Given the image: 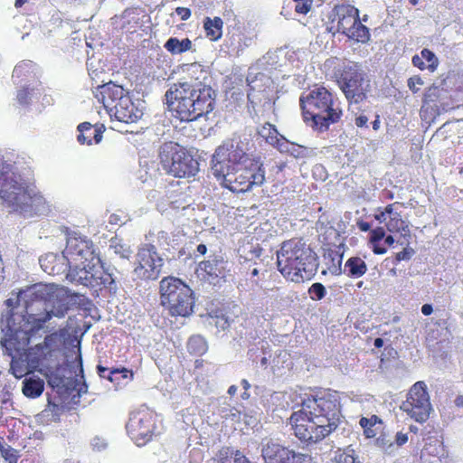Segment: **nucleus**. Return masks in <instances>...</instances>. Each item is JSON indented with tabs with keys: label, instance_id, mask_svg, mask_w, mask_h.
Instances as JSON below:
<instances>
[{
	"label": "nucleus",
	"instance_id": "nucleus-1",
	"mask_svg": "<svg viewBox=\"0 0 463 463\" xmlns=\"http://www.w3.org/2000/svg\"><path fill=\"white\" fill-rule=\"evenodd\" d=\"M70 292L54 284H35L5 301L2 316L1 345L11 356V371L22 378L52 351L57 323L69 310Z\"/></svg>",
	"mask_w": 463,
	"mask_h": 463
},
{
	"label": "nucleus",
	"instance_id": "nucleus-2",
	"mask_svg": "<svg viewBox=\"0 0 463 463\" xmlns=\"http://www.w3.org/2000/svg\"><path fill=\"white\" fill-rule=\"evenodd\" d=\"M340 417L337 394L325 393L302 399L301 409L292 413L289 422L300 440L316 443L338 427Z\"/></svg>",
	"mask_w": 463,
	"mask_h": 463
},
{
	"label": "nucleus",
	"instance_id": "nucleus-3",
	"mask_svg": "<svg viewBox=\"0 0 463 463\" xmlns=\"http://www.w3.org/2000/svg\"><path fill=\"white\" fill-rule=\"evenodd\" d=\"M190 71L201 76L174 83L165 92V104L181 121H194L210 114L215 106L216 92L205 82L207 72L197 63Z\"/></svg>",
	"mask_w": 463,
	"mask_h": 463
},
{
	"label": "nucleus",
	"instance_id": "nucleus-4",
	"mask_svg": "<svg viewBox=\"0 0 463 463\" xmlns=\"http://www.w3.org/2000/svg\"><path fill=\"white\" fill-rule=\"evenodd\" d=\"M0 197L8 208L24 218L41 217L50 212L46 199L22 182L17 167L1 159Z\"/></svg>",
	"mask_w": 463,
	"mask_h": 463
},
{
	"label": "nucleus",
	"instance_id": "nucleus-5",
	"mask_svg": "<svg viewBox=\"0 0 463 463\" xmlns=\"http://www.w3.org/2000/svg\"><path fill=\"white\" fill-rule=\"evenodd\" d=\"M277 266L285 278L299 283L316 274L318 260L309 245L302 240L293 239L282 242L277 251Z\"/></svg>",
	"mask_w": 463,
	"mask_h": 463
},
{
	"label": "nucleus",
	"instance_id": "nucleus-6",
	"mask_svg": "<svg viewBox=\"0 0 463 463\" xmlns=\"http://www.w3.org/2000/svg\"><path fill=\"white\" fill-rule=\"evenodd\" d=\"M305 121H311L313 128L326 131L331 124L339 121L342 109L333 95L324 87H315L299 99Z\"/></svg>",
	"mask_w": 463,
	"mask_h": 463
},
{
	"label": "nucleus",
	"instance_id": "nucleus-7",
	"mask_svg": "<svg viewBox=\"0 0 463 463\" xmlns=\"http://www.w3.org/2000/svg\"><path fill=\"white\" fill-rule=\"evenodd\" d=\"M94 97L102 102L110 118L118 121L135 123L143 116L142 101L134 102L122 86L109 82L93 90Z\"/></svg>",
	"mask_w": 463,
	"mask_h": 463
},
{
	"label": "nucleus",
	"instance_id": "nucleus-8",
	"mask_svg": "<svg viewBox=\"0 0 463 463\" xmlns=\"http://www.w3.org/2000/svg\"><path fill=\"white\" fill-rule=\"evenodd\" d=\"M160 300L172 317H186L194 313V291L178 278L168 276L160 281Z\"/></svg>",
	"mask_w": 463,
	"mask_h": 463
},
{
	"label": "nucleus",
	"instance_id": "nucleus-9",
	"mask_svg": "<svg viewBox=\"0 0 463 463\" xmlns=\"http://www.w3.org/2000/svg\"><path fill=\"white\" fill-rule=\"evenodd\" d=\"M249 139L233 133L218 146L212 156L211 170L214 176H223L234 165L243 164L248 159Z\"/></svg>",
	"mask_w": 463,
	"mask_h": 463
},
{
	"label": "nucleus",
	"instance_id": "nucleus-10",
	"mask_svg": "<svg viewBox=\"0 0 463 463\" xmlns=\"http://www.w3.org/2000/svg\"><path fill=\"white\" fill-rule=\"evenodd\" d=\"M330 25L326 26L328 32L342 33L349 39L358 43H367L370 40L369 29L359 19V11L353 5H336L329 16Z\"/></svg>",
	"mask_w": 463,
	"mask_h": 463
},
{
	"label": "nucleus",
	"instance_id": "nucleus-11",
	"mask_svg": "<svg viewBox=\"0 0 463 463\" xmlns=\"http://www.w3.org/2000/svg\"><path fill=\"white\" fill-rule=\"evenodd\" d=\"M159 157L163 170L179 178L195 176L199 162L177 144L170 142L161 146Z\"/></svg>",
	"mask_w": 463,
	"mask_h": 463
},
{
	"label": "nucleus",
	"instance_id": "nucleus-12",
	"mask_svg": "<svg viewBox=\"0 0 463 463\" xmlns=\"http://www.w3.org/2000/svg\"><path fill=\"white\" fill-rule=\"evenodd\" d=\"M338 84L350 106L361 104L372 90L371 80L362 65L353 61L345 65Z\"/></svg>",
	"mask_w": 463,
	"mask_h": 463
},
{
	"label": "nucleus",
	"instance_id": "nucleus-13",
	"mask_svg": "<svg viewBox=\"0 0 463 463\" xmlns=\"http://www.w3.org/2000/svg\"><path fill=\"white\" fill-rule=\"evenodd\" d=\"M233 167L229 168L223 176H215L220 184L233 193H245L254 186H260L265 182V169L259 160H252L241 174H234Z\"/></svg>",
	"mask_w": 463,
	"mask_h": 463
},
{
	"label": "nucleus",
	"instance_id": "nucleus-14",
	"mask_svg": "<svg viewBox=\"0 0 463 463\" xmlns=\"http://www.w3.org/2000/svg\"><path fill=\"white\" fill-rule=\"evenodd\" d=\"M165 264L164 259L157 252L153 244H145L141 246L134 261L132 270V279L137 280H156Z\"/></svg>",
	"mask_w": 463,
	"mask_h": 463
},
{
	"label": "nucleus",
	"instance_id": "nucleus-15",
	"mask_svg": "<svg viewBox=\"0 0 463 463\" xmlns=\"http://www.w3.org/2000/svg\"><path fill=\"white\" fill-rule=\"evenodd\" d=\"M401 409L417 422L422 423L429 419L431 404L424 382H417L411 386L407 400L402 402Z\"/></svg>",
	"mask_w": 463,
	"mask_h": 463
},
{
	"label": "nucleus",
	"instance_id": "nucleus-16",
	"mask_svg": "<svg viewBox=\"0 0 463 463\" xmlns=\"http://www.w3.org/2000/svg\"><path fill=\"white\" fill-rule=\"evenodd\" d=\"M260 448L264 463H311L310 456L295 453L273 439H263Z\"/></svg>",
	"mask_w": 463,
	"mask_h": 463
},
{
	"label": "nucleus",
	"instance_id": "nucleus-17",
	"mask_svg": "<svg viewBox=\"0 0 463 463\" xmlns=\"http://www.w3.org/2000/svg\"><path fill=\"white\" fill-rule=\"evenodd\" d=\"M63 254L68 263L100 262L92 241L85 237H69Z\"/></svg>",
	"mask_w": 463,
	"mask_h": 463
},
{
	"label": "nucleus",
	"instance_id": "nucleus-18",
	"mask_svg": "<svg viewBox=\"0 0 463 463\" xmlns=\"http://www.w3.org/2000/svg\"><path fill=\"white\" fill-rule=\"evenodd\" d=\"M154 420L147 411H137L130 414L126 425L127 431L137 446H143L150 440L154 430Z\"/></svg>",
	"mask_w": 463,
	"mask_h": 463
},
{
	"label": "nucleus",
	"instance_id": "nucleus-19",
	"mask_svg": "<svg viewBox=\"0 0 463 463\" xmlns=\"http://www.w3.org/2000/svg\"><path fill=\"white\" fill-rule=\"evenodd\" d=\"M100 262L92 263H69L70 268L66 278L71 282H75L84 286L95 287L99 273V265Z\"/></svg>",
	"mask_w": 463,
	"mask_h": 463
},
{
	"label": "nucleus",
	"instance_id": "nucleus-20",
	"mask_svg": "<svg viewBox=\"0 0 463 463\" xmlns=\"http://www.w3.org/2000/svg\"><path fill=\"white\" fill-rule=\"evenodd\" d=\"M39 263L44 272L52 276L66 272L69 265L63 253L60 256L52 252L42 256Z\"/></svg>",
	"mask_w": 463,
	"mask_h": 463
},
{
	"label": "nucleus",
	"instance_id": "nucleus-21",
	"mask_svg": "<svg viewBox=\"0 0 463 463\" xmlns=\"http://www.w3.org/2000/svg\"><path fill=\"white\" fill-rule=\"evenodd\" d=\"M199 268L210 277L223 278L226 275V261L222 255H210L208 260L199 263Z\"/></svg>",
	"mask_w": 463,
	"mask_h": 463
},
{
	"label": "nucleus",
	"instance_id": "nucleus-22",
	"mask_svg": "<svg viewBox=\"0 0 463 463\" xmlns=\"http://www.w3.org/2000/svg\"><path fill=\"white\" fill-rule=\"evenodd\" d=\"M226 46L232 55L239 56L245 48L250 46L251 38L245 36L240 33H228L227 39L225 40Z\"/></svg>",
	"mask_w": 463,
	"mask_h": 463
},
{
	"label": "nucleus",
	"instance_id": "nucleus-23",
	"mask_svg": "<svg viewBox=\"0 0 463 463\" xmlns=\"http://www.w3.org/2000/svg\"><path fill=\"white\" fill-rule=\"evenodd\" d=\"M223 21L222 18L215 16L213 18L205 17L203 20V28L206 36L211 41H218L222 35Z\"/></svg>",
	"mask_w": 463,
	"mask_h": 463
},
{
	"label": "nucleus",
	"instance_id": "nucleus-24",
	"mask_svg": "<svg viewBox=\"0 0 463 463\" xmlns=\"http://www.w3.org/2000/svg\"><path fill=\"white\" fill-rule=\"evenodd\" d=\"M215 463H249V460L240 451L232 448H222L214 459Z\"/></svg>",
	"mask_w": 463,
	"mask_h": 463
},
{
	"label": "nucleus",
	"instance_id": "nucleus-25",
	"mask_svg": "<svg viewBox=\"0 0 463 463\" xmlns=\"http://www.w3.org/2000/svg\"><path fill=\"white\" fill-rule=\"evenodd\" d=\"M367 271L365 262L359 257H352L345 265V273L349 277L360 278Z\"/></svg>",
	"mask_w": 463,
	"mask_h": 463
},
{
	"label": "nucleus",
	"instance_id": "nucleus-26",
	"mask_svg": "<svg viewBox=\"0 0 463 463\" xmlns=\"http://www.w3.org/2000/svg\"><path fill=\"white\" fill-rule=\"evenodd\" d=\"M44 389V383L40 378H29L23 382V393L29 398L39 397Z\"/></svg>",
	"mask_w": 463,
	"mask_h": 463
},
{
	"label": "nucleus",
	"instance_id": "nucleus-27",
	"mask_svg": "<svg viewBox=\"0 0 463 463\" xmlns=\"http://www.w3.org/2000/svg\"><path fill=\"white\" fill-rule=\"evenodd\" d=\"M164 47L172 54H180L192 49V42L188 38L179 40L175 37H170Z\"/></svg>",
	"mask_w": 463,
	"mask_h": 463
},
{
	"label": "nucleus",
	"instance_id": "nucleus-28",
	"mask_svg": "<svg viewBox=\"0 0 463 463\" xmlns=\"http://www.w3.org/2000/svg\"><path fill=\"white\" fill-rule=\"evenodd\" d=\"M109 251L110 255H116L121 259H128L133 253L129 245L123 243L116 237L109 241Z\"/></svg>",
	"mask_w": 463,
	"mask_h": 463
},
{
	"label": "nucleus",
	"instance_id": "nucleus-29",
	"mask_svg": "<svg viewBox=\"0 0 463 463\" xmlns=\"http://www.w3.org/2000/svg\"><path fill=\"white\" fill-rule=\"evenodd\" d=\"M207 349V342L202 335H196L189 338L187 350L190 354L200 356L205 354Z\"/></svg>",
	"mask_w": 463,
	"mask_h": 463
},
{
	"label": "nucleus",
	"instance_id": "nucleus-30",
	"mask_svg": "<svg viewBox=\"0 0 463 463\" xmlns=\"http://www.w3.org/2000/svg\"><path fill=\"white\" fill-rule=\"evenodd\" d=\"M283 150L298 159L307 158L316 155L314 148L299 146L294 143L287 144Z\"/></svg>",
	"mask_w": 463,
	"mask_h": 463
},
{
	"label": "nucleus",
	"instance_id": "nucleus-31",
	"mask_svg": "<svg viewBox=\"0 0 463 463\" xmlns=\"http://www.w3.org/2000/svg\"><path fill=\"white\" fill-rule=\"evenodd\" d=\"M258 133L261 137L265 138V140L272 146H275L276 144L279 143V133L276 128L269 123H266L265 125H263L259 129Z\"/></svg>",
	"mask_w": 463,
	"mask_h": 463
},
{
	"label": "nucleus",
	"instance_id": "nucleus-32",
	"mask_svg": "<svg viewBox=\"0 0 463 463\" xmlns=\"http://www.w3.org/2000/svg\"><path fill=\"white\" fill-rule=\"evenodd\" d=\"M117 279L118 278L114 273H108L99 276V272L97 281H95V286L103 285L105 288H108L110 292L116 293L118 290Z\"/></svg>",
	"mask_w": 463,
	"mask_h": 463
},
{
	"label": "nucleus",
	"instance_id": "nucleus-33",
	"mask_svg": "<svg viewBox=\"0 0 463 463\" xmlns=\"http://www.w3.org/2000/svg\"><path fill=\"white\" fill-rule=\"evenodd\" d=\"M78 131L80 132V134L78 135V137H77V140L79 141V143H80L82 145L83 144L90 145L92 132H93L92 125L89 122L80 123L78 126Z\"/></svg>",
	"mask_w": 463,
	"mask_h": 463
},
{
	"label": "nucleus",
	"instance_id": "nucleus-34",
	"mask_svg": "<svg viewBox=\"0 0 463 463\" xmlns=\"http://www.w3.org/2000/svg\"><path fill=\"white\" fill-rule=\"evenodd\" d=\"M35 65L31 61H23L18 63L13 71V78H20L22 76H28L33 72Z\"/></svg>",
	"mask_w": 463,
	"mask_h": 463
},
{
	"label": "nucleus",
	"instance_id": "nucleus-35",
	"mask_svg": "<svg viewBox=\"0 0 463 463\" xmlns=\"http://www.w3.org/2000/svg\"><path fill=\"white\" fill-rule=\"evenodd\" d=\"M310 298L313 300H321L326 296V290L322 283H314L308 289Z\"/></svg>",
	"mask_w": 463,
	"mask_h": 463
},
{
	"label": "nucleus",
	"instance_id": "nucleus-36",
	"mask_svg": "<svg viewBox=\"0 0 463 463\" xmlns=\"http://www.w3.org/2000/svg\"><path fill=\"white\" fill-rule=\"evenodd\" d=\"M420 54L423 60L428 62L427 68L430 71H434L439 64L438 58L435 56V54L430 50L426 48L420 52Z\"/></svg>",
	"mask_w": 463,
	"mask_h": 463
},
{
	"label": "nucleus",
	"instance_id": "nucleus-37",
	"mask_svg": "<svg viewBox=\"0 0 463 463\" xmlns=\"http://www.w3.org/2000/svg\"><path fill=\"white\" fill-rule=\"evenodd\" d=\"M377 421V417L373 416L371 419L363 417L360 420V425L364 428V433L367 437H373L375 434L371 427Z\"/></svg>",
	"mask_w": 463,
	"mask_h": 463
},
{
	"label": "nucleus",
	"instance_id": "nucleus-38",
	"mask_svg": "<svg viewBox=\"0 0 463 463\" xmlns=\"http://www.w3.org/2000/svg\"><path fill=\"white\" fill-rule=\"evenodd\" d=\"M33 96H34L33 89H23L17 92V100L20 104L26 105L30 102Z\"/></svg>",
	"mask_w": 463,
	"mask_h": 463
},
{
	"label": "nucleus",
	"instance_id": "nucleus-39",
	"mask_svg": "<svg viewBox=\"0 0 463 463\" xmlns=\"http://www.w3.org/2000/svg\"><path fill=\"white\" fill-rule=\"evenodd\" d=\"M295 10L298 14H307L311 7L312 0H294Z\"/></svg>",
	"mask_w": 463,
	"mask_h": 463
},
{
	"label": "nucleus",
	"instance_id": "nucleus-40",
	"mask_svg": "<svg viewBox=\"0 0 463 463\" xmlns=\"http://www.w3.org/2000/svg\"><path fill=\"white\" fill-rule=\"evenodd\" d=\"M1 453L5 459L9 463H17V455L15 449L12 448L4 449H1Z\"/></svg>",
	"mask_w": 463,
	"mask_h": 463
},
{
	"label": "nucleus",
	"instance_id": "nucleus-41",
	"mask_svg": "<svg viewBox=\"0 0 463 463\" xmlns=\"http://www.w3.org/2000/svg\"><path fill=\"white\" fill-rule=\"evenodd\" d=\"M97 369H98L99 375L101 378H106V379L109 380L110 382L113 381L112 374L119 373V371L117 369L109 371V368L103 367L102 365H98Z\"/></svg>",
	"mask_w": 463,
	"mask_h": 463
},
{
	"label": "nucleus",
	"instance_id": "nucleus-42",
	"mask_svg": "<svg viewBox=\"0 0 463 463\" xmlns=\"http://www.w3.org/2000/svg\"><path fill=\"white\" fill-rule=\"evenodd\" d=\"M385 236V231L383 227H378L371 232V242L376 244Z\"/></svg>",
	"mask_w": 463,
	"mask_h": 463
},
{
	"label": "nucleus",
	"instance_id": "nucleus-43",
	"mask_svg": "<svg viewBox=\"0 0 463 463\" xmlns=\"http://www.w3.org/2000/svg\"><path fill=\"white\" fill-rule=\"evenodd\" d=\"M334 463H356V461L352 455L340 453L335 457Z\"/></svg>",
	"mask_w": 463,
	"mask_h": 463
},
{
	"label": "nucleus",
	"instance_id": "nucleus-44",
	"mask_svg": "<svg viewBox=\"0 0 463 463\" xmlns=\"http://www.w3.org/2000/svg\"><path fill=\"white\" fill-rule=\"evenodd\" d=\"M215 326L221 330H225L230 326V320L228 317L222 316L215 318Z\"/></svg>",
	"mask_w": 463,
	"mask_h": 463
},
{
	"label": "nucleus",
	"instance_id": "nucleus-45",
	"mask_svg": "<svg viewBox=\"0 0 463 463\" xmlns=\"http://www.w3.org/2000/svg\"><path fill=\"white\" fill-rule=\"evenodd\" d=\"M91 446L93 449L101 451L107 447V442L102 438L95 437L91 440Z\"/></svg>",
	"mask_w": 463,
	"mask_h": 463
},
{
	"label": "nucleus",
	"instance_id": "nucleus-46",
	"mask_svg": "<svg viewBox=\"0 0 463 463\" xmlns=\"http://www.w3.org/2000/svg\"><path fill=\"white\" fill-rule=\"evenodd\" d=\"M413 253L414 250L411 248H406L396 254V260L398 261L410 260Z\"/></svg>",
	"mask_w": 463,
	"mask_h": 463
},
{
	"label": "nucleus",
	"instance_id": "nucleus-47",
	"mask_svg": "<svg viewBox=\"0 0 463 463\" xmlns=\"http://www.w3.org/2000/svg\"><path fill=\"white\" fill-rule=\"evenodd\" d=\"M408 87L412 92H417L418 89L416 88V84L422 85L423 80L420 79V77H411L408 80Z\"/></svg>",
	"mask_w": 463,
	"mask_h": 463
},
{
	"label": "nucleus",
	"instance_id": "nucleus-48",
	"mask_svg": "<svg viewBox=\"0 0 463 463\" xmlns=\"http://www.w3.org/2000/svg\"><path fill=\"white\" fill-rule=\"evenodd\" d=\"M175 13L181 17L182 21H186L191 16V11L186 7H177Z\"/></svg>",
	"mask_w": 463,
	"mask_h": 463
},
{
	"label": "nucleus",
	"instance_id": "nucleus-49",
	"mask_svg": "<svg viewBox=\"0 0 463 463\" xmlns=\"http://www.w3.org/2000/svg\"><path fill=\"white\" fill-rule=\"evenodd\" d=\"M48 383L53 388L60 387L63 384V379L57 375L50 376L48 379Z\"/></svg>",
	"mask_w": 463,
	"mask_h": 463
},
{
	"label": "nucleus",
	"instance_id": "nucleus-50",
	"mask_svg": "<svg viewBox=\"0 0 463 463\" xmlns=\"http://www.w3.org/2000/svg\"><path fill=\"white\" fill-rule=\"evenodd\" d=\"M412 64L415 66V67H418L419 69L420 70H424L426 68L425 66V63L423 61V58L422 56L420 55H414L412 57Z\"/></svg>",
	"mask_w": 463,
	"mask_h": 463
},
{
	"label": "nucleus",
	"instance_id": "nucleus-51",
	"mask_svg": "<svg viewBox=\"0 0 463 463\" xmlns=\"http://www.w3.org/2000/svg\"><path fill=\"white\" fill-rule=\"evenodd\" d=\"M408 441V435L406 433L398 432L395 436V442L398 446H402Z\"/></svg>",
	"mask_w": 463,
	"mask_h": 463
},
{
	"label": "nucleus",
	"instance_id": "nucleus-52",
	"mask_svg": "<svg viewBox=\"0 0 463 463\" xmlns=\"http://www.w3.org/2000/svg\"><path fill=\"white\" fill-rule=\"evenodd\" d=\"M368 122V118L366 116L361 115L355 118V124L357 127H366Z\"/></svg>",
	"mask_w": 463,
	"mask_h": 463
},
{
	"label": "nucleus",
	"instance_id": "nucleus-53",
	"mask_svg": "<svg viewBox=\"0 0 463 463\" xmlns=\"http://www.w3.org/2000/svg\"><path fill=\"white\" fill-rule=\"evenodd\" d=\"M92 137L94 138L95 143H97V144L99 143L102 139V131L99 128L93 129L91 138Z\"/></svg>",
	"mask_w": 463,
	"mask_h": 463
},
{
	"label": "nucleus",
	"instance_id": "nucleus-54",
	"mask_svg": "<svg viewBox=\"0 0 463 463\" xmlns=\"http://www.w3.org/2000/svg\"><path fill=\"white\" fill-rule=\"evenodd\" d=\"M433 312V307L430 304H424L421 307V313L424 316H430Z\"/></svg>",
	"mask_w": 463,
	"mask_h": 463
},
{
	"label": "nucleus",
	"instance_id": "nucleus-55",
	"mask_svg": "<svg viewBox=\"0 0 463 463\" xmlns=\"http://www.w3.org/2000/svg\"><path fill=\"white\" fill-rule=\"evenodd\" d=\"M358 225V228L363 231V232H368L371 230V224L369 222H359L357 223Z\"/></svg>",
	"mask_w": 463,
	"mask_h": 463
},
{
	"label": "nucleus",
	"instance_id": "nucleus-56",
	"mask_svg": "<svg viewBox=\"0 0 463 463\" xmlns=\"http://www.w3.org/2000/svg\"><path fill=\"white\" fill-rule=\"evenodd\" d=\"M99 268H102L103 269V274H108V273H114L116 275L117 273V269L114 268V267H108V268H105L102 263L100 262V264L99 265Z\"/></svg>",
	"mask_w": 463,
	"mask_h": 463
},
{
	"label": "nucleus",
	"instance_id": "nucleus-57",
	"mask_svg": "<svg viewBox=\"0 0 463 463\" xmlns=\"http://www.w3.org/2000/svg\"><path fill=\"white\" fill-rule=\"evenodd\" d=\"M373 251L375 254L382 255V254H384L386 252V249L383 248V247H380V246H377V245L374 244Z\"/></svg>",
	"mask_w": 463,
	"mask_h": 463
},
{
	"label": "nucleus",
	"instance_id": "nucleus-58",
	"mask_svg": "<svg viewBox=\"0 0 463 463\" xmlns=\"http://www.w3.org/2000/svg\"><path fill=\"white\" fill-rule=\"evenodd\" d=\"M196 250L201 255H204L207 252V247L204 244H199Z\"/></svg>",
	"mask_w": 463,
	"mask_h": 463
},
{
	"label": "nucleus",
	"instance_id": "nucleus-59",
	"mask_svg": "<svg viewBox=\"0 0 463 463\" xmlns=\"http://www.w3.org/2000/svg\"><path fill=\"white\" fill-rule=\"evenodd\" d=\"M383 338H380V337H377L374 339L373 341V345L376 347V348H381L383 345Z\"/></svg>",
	"mask_w": 463,
	"mask_h": 463
},
{
	"label": "nucleus",
	"instance_id": "nucleus-60",
	"mask_svg": "<svg viewBox=\"0 0 463 463\" xmlns=\"http://www.w3.org/2000/svg\"><path fill=\"white\" fill-rule=\"evenodd\" d=\"M454 402L456 406L463 407V395L457 396Z\"/></svg>",
	"mask_w": 463,
	"mask_h": 463
},
{
	"label": "nucleus",
	"instance_id": "nucleus-61",
	"mask_svg": "<svg viewBox=\"0 0 463 463\" xmlns=\"http://www.w3.org/2000/svg\"><path fill=\"white\" fill-rule=\"evenodd\" d=\"M248 100L252 105V108H254L255 105L257 104V102L255 100V97H254L253 93H251V92L248 93Z\"/></svg>",
	"mask_w": 463,
	"mask_h": 463
},
{
	"label": "nucleus",
	"instance_id": "nucleus-62",
	"mask_svg": "<svg viewBox=\"0 0 463 463\" xmlns=\"http://www.w3.org/2000/svg\"><path fill=\"white\" fill-rule=\"evenodd\" d=\"M239 414H240V412L236 409L233 408L231 410V416H232V420H234V419L239 420Z\"/></svg>",
	"mask_w": 463,
	"mask_h": 463
},
{
	"label": "nucleus",
	"instance_id": "nucleus-63",
	"mask_svg": "<svg viewBox=\"0 0 463 463\" xmlns=\"http://www.w3.org/2000/svg\"><path fill=\"white\" fill-rule=\"evenodd\" d=\"M385 243L388 245H392L394 243V238L392 235H388L385 237Z\"/></svg>",
	"mask_w": 463,
	"mask_h": 463
},
{
	"label": "nucleus",
	"instance_id": "nucleus-64",
	"mask_svg": "<svg viewBox=\"0 0 463 463\" xmlns=\"http://www.w3.org/2000/svg\"><path fill=\"white\" fill-rule=\"evenodd\" d=\"M236 392H237V386H235V385H232L228 389V393L230 395H234L236 393Z\"/></svg>",
	"mask_w": 463,
	"mask_h": 463
}]
</instances>
